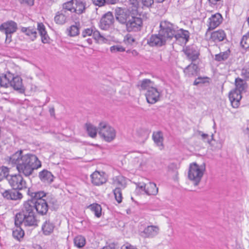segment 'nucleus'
Segmentation results:
<instances>
[{"instance_id":"obj_16","label":"nucleus","mask_w":249,"mask_h":249,"mask_svg":"<svg viewBox=\"0 0 249 249\" xmlns=\"http://www.w3.org/2000/svg\"><path fill=\"white\" fill-rule=\"evenodd\" d=\"M114 17L110 12L104 14L100 20V26L102 29L107 30L113 23Z\"/></svg>"},{"instance_id":"obj_11","label":"nucleus","mask_w":249,"mask_h":249,"mask_svg":"<svg viewBox=\"0 0 249 249\" xmlns=\"http://www.w3.org/2000/svg\"><path fill=\"white\" fill-rule=\"evenodd\" d=\"M3 197L7 200H20L23 197L22 193L13 188L5 190L1 193Z\"/></svg>"},{"instance_id":"obj_14","label":"nucleus","mask_w":249,"mask_h":249,"mask_svg":"<svg viewBox=\"0 0 249 249\" xmlns=\"http://www.w3.org/2000/svg\"><path fill=\"white\" fill-rule=\"evenodd\" d=\"M242 93L238 90L233 89L229 93V98L231 105L233 108H237L240 105V101L242 98Z\"/></svg>"},{"instance_id":"obj_3","label":"nucleus","mask_w":249,"mask_h":249,"mask_svg":"<svg viewBox=\"0 0 249 249\" xmlns=\"http://www.w3.org/2000/svg\"><path fill=\"white\" fill-rule=\"evenodd\" d=\"M30 206L27 203H23L21 211L15 215V225H22L24 227L31 228V229L38 226V221L35 215V212H33Z\"/></svg>"},{"instance_id":"obj_40","label":"nucleus","mask_w":249,"mask_h":249,"mask_svg":"<svg viewBox=\"0 0 249 249\" xmlns=\"http://www.w3.org/2000/svg\"><path fill=\"white\" fill-rule=\"evenodd\" d=\"M69 35L71 36H75L79 34V28L76 25H71L69 29Z\"/></svg>"},{"instance_id":"obj_64","label":"nucleus","mask_w":249,"mask_h":249,"mask_svg":"<svg viewBox=\"0 0 249 249\" xmlns=\"http://www.w3.org/2000/svg\"><path fill=\"white\" fill-rule=\"evenodd\" d=\"M247 130H248V134H249V123L248 124V126H247Z\"/></svg>"},{"instance_id":"obj_59","label":"nucleus","mask_w":249,"mask_h":249,"mask_svg":"<svg viewBox=\"0 0 249 249\" xmlns=\"http://www.w3.org/2000/svg\"><path fill=\"white\" fill-rule=\"evenodd\" d=\"M49 112L51 117H55L54 108L53 107L50 108Z\"/></svg>"},{"instance_id":"obj_51","label":"nucleus","mask_w":249,"mask_h":249,"mask_svg":"<svg viewBox=\"0 0 249 249\" xmlns=\"http://www.w3.org/2000/svg\"><path fill=\"white\" fill-rule=\"evenodd\" d=\"M93 4L99 7L107 5L106 0H91Z\"/></svg>"},{"instance_id":"obj_63","label":"nucleus","mask_w":249,"mask_h":249,"mask_svg":"<svg viewBox=\"0 0 249 249\" xmlns=\"http://www.w3.org/2000/svg\"><path fill=\"white\" fill-rule=\"evenodd\" d=\"M152 139L154 141V142L156 143V132H153V133Z\"/></svg>"},{"instance_id":"obj_47","label":"nucleus","mask_w":249,"mask_h":249,"mask_svg":"<svg viewBox=\"0 0 249 249\" xmlns=\"http://www.w3.org/2000/svg\"><path fill=\"white\" fill-rule=\"evenodd\" d=\"M169 169H172L173 172L174 174L173 177V179L175 181H177L178 180V172L177 170V169L178 168L177 165L176 164L172 163L170 164L169 166Z\"/></svg>"},{"instance_id":"obj_56","label":"nucleus","mask_w":249,"mask_h":249,"mask_svg":"<svg viewBox=\"0 0 249 249\" xmlns=\"http://www.w3.org/2000/svg\"><path fill=\"white\" fill-rule=\"evenodd\" d=\"M142 3L144 6L148 7L154 3V0H142Z\"/></svg>"},{"instance_id":"obj_55","label":"nucleus","mask_w":249,"mask_h":249,"mask_svg":"<svg viewBox=\"0 0 249 249\" xmlns=\"http://www.w3.org/2000/svg\"><path fill=\"white\" fill-rule=\"evenodd\" d=\"M6 35L5 43L9 44L12 41V36L13 34H5Z\"/></svg>"},{"instance_id":"obj_62","label":"nucleus","mask_w":249,"mask_h":249,"mask_svg":"<svg viewBox=\"0 0 249 249\" xmlns=\"http://www.w3.org/2000/svg\"><path fill=\"white\" fill-rule=\"evenodd\" d=\"M131 53L133 56H137L138 54V53L135 50H133L131 51Z\"/></svg>"},{"instance_id":"obj_38","label":"nucleus","mask_w":249,"mask_h":249,"mask_svg":"<svg viewBox=\"0 0 249 249\" xmlns=\"http://www.w3.org/2000/svg\"><path fill=\"white\" fill-rule=\"evenodd\" d=\"M115 182L117 184L118 187H120L121 188H124L126 187V182L125 179L124 177L122 176H119L116 177V180H115Z\"/></svg>"},{"instance_id":"obj_41","label":"nucleus","mask_w":249,"mask_h":249,"mask_svg":"<svg viewBox=\"0 0 249 249\" xmlns=\"http://www.w3.org/2000/svg\"><path fill=\"white\" fill-rule=\"evenodd\" d=\"M241 75L246 81H249V66H245L242 68Z\"/></svg>"},{"instance_id":"obj_34","label":"nucleus","mask_w":249,"mask_h":249,"mask_svg":"<svg viewBox=\"0 0 249 249\" xmlns=\"http://www.w3.org/2000/svg\"><path fill=\"white\" fill-rule=\"evenodd\" d=\"M153 84L154 82H152L150 80L144 79L140 81L138 86H140L142 89H147V90L151 87H153Z\"/></svg>"},{"instance_id":"obj_33","label":"nucleus","mask_w":249,"mask_h":249,"mask_svg":"<svg viewBox=\"0 0 249 249\" xmlns=\"http://www.w3.org/2000/svg\"><path fill=\"white\" fill-rule=\"evenodd\" d=\"M74 244L78 248L83 247L86 244V239L82 235H78L74 238Z\"/></svg>"},{"instance_id":"obj_20","label":"nucleus","mask_w":249,"mask_h":249,"mask_svg":"<svg viewBox=\"0 0 249 249\" xmlns=\"http://www.w3.org/2000/svg\"><path fill=\"white\" fill-rule=\"evenodd\" d=\"M211 38L215 42H220L226 39V34L223 30H218L211 33Z\"/></svg>"},{"instance_id":"obj_48","label":"nucleus","mask_w":249,"mask_h":249,"mask_svg":"<svg viewBox=\"0 0 249 249\" xmlns=\"http://www.w3.org/2000/svg\"><path fill=\"white\" fill-rule=\"evenodd\" d=\"M93 27L85 29L82 32V37L85 38L87 36H91L92 34H93Z\"/></svg>"},{"instance_id":"obj_31","label":"nucleus","mask_w":249,"mask_h":249,"mask_svg":"<svg viewBox=\"0 0 249 249\" xmlns=\"http://www.w3.org/2000/svg\"><path fill=\"white\" fill-rule=\"evenodd\" d=\"M86 128L88 135L91 138H95L97 135V129L91 124H86Z\"/></svg>"},{"instance_id":"obj_25","label":"nucleus","mask_w":249,"mask_h":249,"mask_svg":"<svg viewBox=\"0 0 249 249\" xmlns=\"http://www.w3.org/2000/svg\"><path fill=\"white\" fill-rule=\"evenodd\" d=\"M146 101L148 103L153 104L156 103V88L151 87L148 89L145 94Z\"/></svg>"},{"instance_id":"obj_30","label":"nucleus","mask_w":249,"mask_h":249,"mask_svg":"<svg viewBox=\"0 0 249 249\" xmlns=\"http://www.w3.org/2000/svg\"><path fill=\"white\" fill-rule=\"evenodd\" d=\"M231 51L230 49L227 50L224 52H221L218 54L215 55L214 59L218 62L225 61L227 60L230 56Z\"/></svg>"},{"instance_id":"obj_36","label":"nucleus","mask_w":249,"mask_h":249,"mask_svg":"<svg viewBox=\"0 0 249 249\" xmlns=\"http://www.w3.org/2000/svg\"><path fill=\"white\" fill-rule=\"evenodd\" d=\"M9 169L5 166L0 167V181L4 178H6L8 179L9 178Z\"/></svg>"},{"instance_id":"obj_6","label":"nucleus","mask_w":249,"mask_h":249,"mask_svg":"<svg viewBox=\"0 0 249 249\" xmlns=\"http://www.w3.org/2000/svg\"><path fill=\"white\" fill-rule=\"evenodd\" d=\"M205 164L203 163L200 165L196 162L190 164L188 172V177L195 186L199 185L205 171Z\"/></svg>"},{"instance_id":"obj_19","label":"nucleus","mask_w":249,"mask_h":249,"mask_svg":"<svg viewBox=\"0 0 249 249\" xmlns=\"http://www.w3.org/2000/svg\"><path fill=\"white\" fill-rule=\"evenodd\" d=\"M22 225H15L13 228V237L18 241H21L24 236L25 232L24 230L21 228Z\"/></svg>"},{"instance_id":"obj_53","label":"nucleus","mask_w":249,"mask_h":249,"mask_svg":"<svg viewBox=\"0 0 249 249\" xmlns=\"http://www.w3.org/2000/svg\"><path fill=\"white\" fill-rule=\"evenodd\" d=\"M121 249H137L136 247L128 244L126 243L122 246Z\"/></svg>"},{"instance_id":"obj_43","label":"nucleus","mask_w":249,"mask_h":249,"mask_svg":"<svg viewBox=\"0 0 249 249\" xmlns=\"http://www.w3.org/2000/svg\"><path fill=\"white\" fill-rule=\"evenodd\" d=\"M92 37L96 41L103 40L105 38L100 34V32L96 30L95 27L93 29Z\"/></svg>"},{"instance_id":"obj_9","label":"nucleus","mask_w":249,"mask_h":249,"mask_svg":"<svg viewBox=\"0 0 249 249\" xmlns=\"http://www.w3.org/2000/svg\"><path fill=\"white\" fill-rule=\"evenodd\" d=\"M133 14L129 10L121 7H117L115 10L116 20L120 23L125 25Z\"/></svg>"},{"instance_id":"obj_23","label":"nucleus","mask_w":249,"mask_h":249,"mask_svg":"<svg viewBox=\"0 0 249 249\" xmlns=\"http://www.w3.org/2000/svg\"><path fill=\"white\" fill-rule=\"evenodd\" d=\"M40 36L41 37V41L43 43H47L49 42V36L47 35L44 25L40 22L37 23V28Z\"/></svg>"},{"instance_id":"obj_18","label":"nucleus","mask_w":249,"mask_h":249,"mask_svg":"<svg viewBox=\"0 0 249 249\" xmlns=\"http://www.w3.org/2000/svg\"><path fill=\"white\" fill-rule=\"evenodd\" d=\"M40 180L47 184H51L53 181L54 176L52 173L46 169L40 171L38 174Z\"/></svg>"},{"instance_id":"obj_22","label":"nucleus","mask_w":249,"mask_h":249,"mask_svg":"<svg viewBox=\"0 0 249 249\" xmlns=\"http://www.w3.org/2000/svg\"><path fill=\"white\" fill-rule=\"evenodd\" d=\"M54 227V224L48 220L43 223L41 229L45 235H49L53 232Z\"/></svg>"},{"instance_id":"obj_21","label":"nucleus","mask_w":249,"mask_h":249,"mask_svg":"<svg viewBox=\"0 0 249 249\" xmlns=\"http://www.w3.org/2000/svg\"><path fill=\"white\" fill-rule=\"evenodd\" d=\"M190 34L188 30L180 29L177 33L175 31L174 37L175 38L176 40H178L181 38L184 39L185 40V44H186L189 40Z\"/></svg>"},{"instance_id":"obj_1","label":"nucleus","mask_w":249,"mask_h":249,"mask_svg":"<svg viewBox=\"0 0 249 249\" xmlns=\"http://www.w3.org/2000/svg\"><path fill=\"white\" fill-rule=\"evenodd\" d=\"M8 162L13 166H16L18 172V174L9 176V184L11 188L20 192L28 188L27 182L21 174L29 177L33 174L34 170L41 166V162L36 156L31 153L24 154L21 150L9 157Z\"/></svg>"},{"instance_id":"obj_28","label":"nucleus","mask_w":249,"mask_h":249,"mask_svg":"<svg viewBox=\"0 0 249 249\" xmlns=\"http://www.w3.org/2000/svg\"><path fill=\"white\" fill-rule=\"evenodd\" d=\"M89 208L93 213L96 217L99 218L102 215V208L100 205L97 203H93L89 206Z\"/></svg>"},{"instance_id":"obj_49","label":"nucleus","mask_w":249,"mask_h":249,"mask_svg":"<svg viewBox=\"0 0 249 249\" xmlns=\"http://www.w3.org/2000/svg\"><path fill=\"white\" fill-rule=\"evenodd\" d=\"M146 39L147 40V44L150 46H156V34L152 35L150 37H147Z\"/></svg>"},{"instance_id":"obj_60","label":"nucleus","mask_w":249,"mask_h":249,"mask_svg":"<svg viewBox=\"0 0 249 249\" xmlns=\"http://www.w3.org/2000/svg\"><path fill=\"white\" fill-rule=\"evenodd\" d=\"M144 187V190L145 191V192L146 194L148 195H153L152 193H151L149 192V191H148V188L146 189V185H144L143 186ZM141 188H143V186H141Z\"/></svg>"},{"instance_id":"obj_61","label":"nucleus","mask_w":249,"mask_h":249,"mask_svg":"<svg viewBox=\"0 0 249 249\" xmlns=\"http://www.w3.org/2000/svg\"><path fill=\"white\" fill-rule=\"evenodd\" d=\"M85 43H87L89 45H91L92 43V38H88L85 40Z\"/></svg>"},{"instance_id":"obj_26","label":"nucleus","mask_w":249,"mask_h":249,"mask_svg":"<svg viewBox=\"0 0 249 249\" xmlns=\"http://www.w3.org/2000/svg\"><path fill=\"white\" fill-rule=\"evenodd\" d=\"M76 6L74 12L78 15L82 14L85 12L86 8V3L82 0H74Z\"/></svg>"},{"instance_id":"obj_37","label":"nucleus","mask_w":249,"mask_h":249,"mask_svg":"<svg viewBox=\"0 0 249 249\" xmlns=\"http://www.w3.org/2000/svg\"><path fill=\"white\" fill-rule=\"evenodd\" d=\"M113 193L115 199L118 202V203H120L122 202L123 197L121 188L120 187H116L113 190Z\"/></svg>"},{"instance_id":"obj_44","label":"nucleus","mask_w":249,"mask_h":249,"mask_svg":"<svg viewBox=\"0 0 249 249\" xmlns=\"http://www.w3.org/2000/svg\"><path fill=\"white\" fill-rule=\"evenodd\" d=\"M110 51L112 53L124 52L125 51V48L121 45H114L110 48Z\"/></svg>"},{"instance_id":"obj_54","label":"nucleus","mask_w":249,"mask_h":249,"mask_svg":"<svg viewBox=\"0 0 249 249\" xmlns=\"http://www.w3.org/2000/svg\"><path fill=\"white\" fill-rule=\"evenodd\" d=\"M35 0H20L21 3H25L29 6H33L34 4Z\"/></svg>"},{"instance_id":"obj_5","label":"nucleus","mask_w":249,"mask_h":249,"mask_svg":"<svg viewBox=\"0 0 249 249\" xmlns=\"http://www.w3.org/2000/svg\"><path fill=\"white\" fill-rule=\"evenodd\" d=\"M175 31L172 23L167 20L161 21L157 34V46H162L165 44L167 39H172Z\"/></svg>"},{"instance_id":"obj_12","label":"nucleus","mask_w":249,"mask_h":249,"mask_svg":"<svg viewBox=\"0 0 249 249\" xmlns=\"http://www.w3.org/2000/svg\"><path fill=\"white\" fill-rule=\"evenodd\" d=\"M92 183L96 186H100L105 183L107 180V177L104 172L95 171L91 175Z\"/></svg>"},{"instance_id":"obj_52","label":"nucleus","mask_w":249,"mask_h":249,"mask_svg":"<svg viewBox=\"0 0 249 249\" xmlns=\"http://www.w3.org/2000/svg\"><path fill=\"white\" fill-rule=\"evenodd\" d=\"M58 12L62 15H64V16L68 19H69V18L71 15V13H70V12L69 10H66V9H65L63 8Z\"/></svg>"},{"instance_id":"obj_10","label":"nucleus","mask_w":249,"mask_h":249,"mask_svg":"<svg viewBox=\"0 0 249 249\" xmlns=\"http://www.w3.org/2000/svg\"><path fill=\"white\" fill-rule=\"evenodd\" d=\"M142 19L135 16L134 13L132 17L128 19L125 24L126 30L128 32H136L141 30L142 26Z\"/></svg>"},{"instance_id":"obj_45","label":"nucleus","mask_w":249,"mask_h":249,"mask_svg":"<svg viewBox=\"0 0 249 249\" xmlns=\"http://www.w3.org/2000/svg\"><path fill=\"white\" fill-rule=\"evenodd\" d=\"M241 46L244 49L249 48V37L247 36H244L240 41Z\"/></svg>"},{"instance_id":"obj_27","label":"nucleus","mask_w":249,"mask_h":249,"mask_svg":"<svg viewBox=\"0 0 249 249\" xmlns=\"http://www.w3.org/2000/svg\"><path fill=\"white\" fill-rule=\"evenodd\" d=\"M21 31L25 34L26 35L30 36L32 40L36 38L37 32L36 29L32 27H22Z\"/></svg>"},{"instance_id":"obj_15","label":"nucleus","mask_w":249,"mask_h":249,"mask_svg":"<svg viewBox=\"0 0 249 249\" xmlns=\"http://www.w3.org/2000/svg\"><path fill=\"white\" fill-rule=\"evenodd\" d=\"M192 62L183 70V72L188 77L196 76L199 74L200 69L198 66V63Z\"/></svg>"},{"instance_id":"obj_58","label":"nucleus","mask_w":249,"mask_h":249,"mask_svg":"<svg viewBox=\"0 0 249 249\" xmlns=\"http://www.w3.org/2000/svg\"><path fill=\"white\" fill-rule=\"evenodd\" d=\"M208 1L211 5H216L218 2H223V1L221 0H208ZM218 4H220V3L219 2Z\"/></svg>"},{"instance_id":"obj_29","label":"nucleus","mask_w":249,"mask_h":249,"mask_svg":"<svg viewBox=\"0 0 249 249\" xmlns=\"http://www.w3.org/2000/svg\"><path fill=\"white\" fill-rule=\"evenodd\" d=\"M156 226H148L144 230L140 233L141 236L146 238L150 237L153 235V232L155 231Z\"/></svg>"},{"instance_id":"obj_57","label":"nucleus","mask_w":249,"mask_h":249,"mask_svg":"<svg viewBox=\"0 0 249 249\" xmlns=\"http://www.w3.org/2000/svg\"><path fill=\"white\" fill-rule=\"evenodd\" d=\"M119 1L120 0H106L107 5L115 4L119 3Z\"/></svg>"},{"instance_id":"obj_7","label":"nucleus","mask_w":249,"mask_h":249,"mask_svg":"<svg viewBox=\"0 0 249 249\" xmlns=\"http://www.w3.org/2000/svg\"><path fill=\"white\" fill-rule=\"evenodd\" d=\"M99 129V134L106 142H110L115 139L116 137L115 129L106 123H100Z\"/></svg>"},{"instance_id":"obj_17","label":"nucleus","mask_w":249,"mask_h":249,"mask_svg":"<svg viewBox=\"0 0 249 249\" xmlns=\"http://www.w3.org/2000/svg\"><path fill=\"white\" fill-rule=\"evenodd\" d=\"M223 18L222 15L219 13H216L213 15L209 18V27L208 31L213 30L217 26H218L222 22Z\"/></svg>"},{"instance_id":"obj_13","label":"nucleus","mask_w":249,"mask_h":249,"mask_svg":"<svg viewBox=\"0 0 249 249\" xmlns=\"http://www.w3.org/2000/svg\"><path fill=\"white\" fill-rule=\"evenodd\" d=\"M17 29V24L13 20L7 21L0 25V31L4 34H14Z\"/></svg>"},{"instance_id":"obj_42","label":"nucleus","mask_w":249,"mask_h":249,"mask_svg":"<svg viewBox=\"0 0 249 249\" xmlns=\"http://www.w3.org/2000/svg\"><path fill=\"white\" fill-rule=\"evenodd\" d=\"M142 2V0H128L129 5L133 8V11H136Z\"/></svg>"},{"instance_id":"obj_35","label":"nucleus","mask_w":249,"mask_h":249,"mask_svg":"<svg viewBox=\"0 0 249 249\" xmlns=\"http://www.w3.org/2000/svg\"><path fill=\"white\" fill-rule=\"evenodd\" d=\"M163 141V137L162 133L161 131L157 132V146H158L160 150H162L164 148Z\"/></svg>"},{"instance_id":"obj_4","label":"nucleus","mask_w":249,"mask_h":249,"mask_svg":"<svg viewBox=\"0 0 249 249\" xmlns=\"http://www.w3.org/2000/svg\"><path fill=\"white\" fill-rule=\"evenodd\" d=\"M0 86L6 88L11 87L19 93H23L25 90L20 76L9 71L0 75Z\"/></svg>"},{"instance_id":"obj_2","label":"nucleus","mask_w":249,"mask_h":249,"mask_svg":"<svg viewBox=\"0 0 249 249\" xmlns=\"http://www.w3.org/2000/svg\"><path fill=\"white\" fill-rule=\"evenodd\" d=\"M27 195L30 196L24 203L31 205V209L40 215L47 214L49 205H56L57 200L52 196H47V194L43 191H36L32 187L28 188Z\"/></svg>"},{"instance_id":"obj_46","label":"nucleus","mask_w":249,"mask_h":249,"mask_svg":"<svg viewBox=\"0 0 249 249\" xmlns=\"http://www.w3.org/2000/svg\"><path fill=\"white\" fill-rule=\"evenodd\" d=\"M199 133L202 137V139L204 142H207L209 144H211V142L213 140V135H211V139L209 138V135L207 134L204 133L201 131H199Z\"/></svg>"},{"instance_id":"obj_39","label":"nucleus","mask_w":249,"mask_h":249,"mask_svg":"<svg viewBox=\"0 0 249 249\" xmlns=\"http://www.w3.org/2000/svg\"><path fill=\"white\" fill-rule=\"evenodd\" d=\"M74 0H71L63 4V8L66 10H69L71 13L74 12L75 8L73 7V4L74 3Z\"/></svg>"},{"instance_id":"obj_8","label":"nucleus","mask_w":249,"mask_h":249,"mask_svg":"<svg viewBox=\"0 0 249 249\" xmlns=\"http://www.w3.org/2000/svg\"><path fill=\"white\" fill-rule=\"evenodd\" d=\"M182 52L186 55L187 58L191 62H196L200 55L199 49L195 44L184 47Z\"/></svg>"},{"instance_id":"obj_32","label":"nucleus","mask_w":249,"mask_h":249,"mask_svg":"<svg viewBox=\"0 0 249 249\" xmlns=\"http://www.w3.org/2000/svg\"><path fill=\"white\" fill-rule=\"evenodd\" d=\"M68 19L60 14L58 11L56 13L54 18V22L58 25H64L67 22Z\"/></svg>"},{"instance_id":"obj_24","label":"nucleus","mask_w":249,"mask_h":249,"mask_svg":"<svg viewBox=\"0 0 249 249\" xmlns=\"http://www.w3.org/2000/svg\"><path fill=\"white\" fill-rule=\"evenodd\" d=\"M247 82L244 79L240 77L236 78L235 80V88L234 89L238 90V91L241 93L246 92V89L248 88Z\"/></svg>"},{"instance_id":"obj_50","label":"nucleus","mask_w":249,"mask_h":249,"mask_svg":"<svg viewBox=\"0 0 249 249\" xmlns=\"http://www.w3.org/2000/svg\"><path fill=\"white\" fill-rule=\"evenodd\" d=\"M207 78V77H198L195 79L193 83V85L195 86H197L200 84H204L206 81L205 80V79Z\"/></svg>"}]
</instances>
